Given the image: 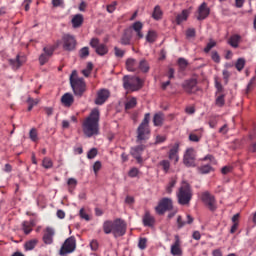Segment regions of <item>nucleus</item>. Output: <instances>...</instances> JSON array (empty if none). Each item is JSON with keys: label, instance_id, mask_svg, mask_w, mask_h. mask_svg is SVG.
<instances>
[{"label": "nucleus", "instance_id": "f257e3e1", "mask_svg": "<svg viewBox=\"0 0 256 256\" xmlns=\"http://www.w3.org/2000/svg\"><path fill=\"white\" fill-rule=\"evenodd\" d=\"M99 120V109L92 110L90 116L84 119L82 123V131L86 138H92L99 134Z\"/></svg>", "mask_w": 256, "mask_h": 256}, {"label": "nucleus", "instance_id": "f03ea898", "mask_svg": "<svg viewBox=\"0 0 256 256\" xmlns=\"http://www.w3.org/2000/svg\"><path fill=\"white\" fill-rule=\"evenodd\" d=\"M103 232L106 235L112 234L114 237H121L126 234V223L121 219L103 222Z\"/></svg>", "mask_w": 256, "mask_h": 256}, {"label": "nucleus", "instance_id": "7ed1b4c3", "mask_svg": "<svg viewBox=\"0 0 256 256\" xmlns=\"http://www.w3.org/2000/svg\"><path fill=\"white\" fill-rule=\"evenodd\" d=\"M150 113H146L143 119V122L137 128V136H136V143L143 144L146 143L147 140L150 139L151 130H150Z\"/></svg>", "mask_w": 256, "mask_h": 256}, {"label": "nucleus", "instance_id": "20e7f679", "mask_svg": "<svg viewBox=\"0 0 256 256\" xmlns=\"http://www.w3.org/2000/svg\"><path fill=\"white\" fill-rule=\"evenodd\" d=\"M177 202L180 205L186 206L190 204V201L193 199V190L187 182H183L179 191L176 193Z\"/></svg>", "mask_w": 256, "mask_h": 256}, {"label": "nucleus", "instance_id": "39448f33", "mask_svg": "<svg viewBox=\"0 0 256 256\" xmlns=\"http://www.w3.org/2000/svg\"><path fill=\"white\" fill-rule=\"evenodd\" d=\"M71 87L73 89L74 95L76 97H82V95L86 92L87 85L85 79L83 78H70Z\"/></svg>", "mask_w": 256, "mask_h": 256}, {"label": "nucleus", "instance_id": "423d86ee", "mask_svg": "<svg viewBox=\"0 0 256 256\" xmlns=\"http://www.w3.org/2000/svg\"><path fill=\"white\" fill-rule=\"evenodd\" d=\"M123 81L124 89L128 91H137L141 89L143 84L141 78L136 76H124Z\"/></svg>", "mask_w": 256, "mask_h": 256}, {"label": "nucleus", "instance_id": "0eeeda50", "mask_svg": "<svg viewBox=\"0 0 256 256\" xmlns=\"http://www.w3.org/2000/svg\"><path fill=\"white\" fill-rule=\"evenodd\" d=\"M173 202L171 198H162L158 205L155 207V211L158 215H163L167 211H172Z\"/></svg>", "mask_w": 256, "mask_h": 256}, {"label": "nucleus", "instance_id": "6e6552de", "mask_svg": "<svg viewBox=\"0 0 256 256\" xmlns=\"http://www.w3.org/2000/svg\"><path fill=\"white\" fill-rule=\"evenodd\" d=\"M201 201L204 205L207 206V208L209 210H211L212 212L217 210V202L215 197L209 193L208 191L203 192L201 195Z\"/></svg>", "mask_w": 256, "mask_h": 256}, {"label": "nucleus", "instance_id": "1a4fd4ad", "mask_svg": "<svg viewBox=\"0 0 256 256\" xmlns=\"http://www.w3.org/2000/svg\"><path fill=\"white\" fill-rule=\"evenodd\" d=\"M183 163L188 168L196 167V151L193 148H189L185 151Z\"/></svg>", "mask_w": 256, "mask_h": 256}, {"label": "nucleus", "instance_id": "9d476101", "mask_svg": "<svg viewBox=\"0 0 256 256\" xmlns=\"http://www.w3.org/2000/svg\"><path fill=\"white\" fill-rule=\"evenodd\" d=\"M75 250H76V238L70 237L65 240L62 248H60L59 254L64 256L66 254L72 253Z\"/></svg>", "mask_w": 256, "mask_h": 256}, {"label": "nucleus", "instance_id": "9b49d317", "mask_svg": "<svg viewBox=\"0 0 256 256\" xmlns=\"http://www.w3.org/2000/svg\"><path fill=\"white\" fill-rule=\"evenodd\" d=\"M63 49L65 51H73L76 49L77 40L75 36L64 34L62 36Z\"/></svg>", "mask_w": 256, "mask_h": 256}, {"label": "nucleus", "instance_id": "f8f14e48", "mask_svg": "<svg viewBox=\"0 0 256 256\" xmlns=\"http://www.w3.org/2000/svg\"><path fill=\"white\" fill-rule=\"evenodd\" d=\"M197 84H198L197 79L191 78V79L185 80L184 83L182 84V87L186 93L195 94L200 90Z\"/></svg>", "mask_w": 256, "mask_h": 256}, {"label": "nucleus", "instance_id": "ddd939ff", "mask_svg": "<svg viewBox=\"0 0 256 256\" xmlns=\"http://www.w3.org/2000/svg\"><path fill=\"white\" fill-rule=\"evenodd\" d=\"M109 97H110V92L108 89H105V88L100 89L98 92H96L94 103L97 106H103Z\"/></svg>", "mask_w": 256, "mask_h": 256}, {"label": "nucleus", "instance_id": "4468645a", "mask_svg": "<svg viewBox=\"0 0 256 256\" xmlns=\"http://www.w3.org/2000/svg\"><path fill=\"white\" fill-rule=\"evenodd\" d=\"M144 150H145V145L140 144L136 147L131 148L130 155L137 160V163H142L143 162L142 155Z\"/></svg>", "mask_w": 256, "mask_h": 256}, {"label": "nucleus", "instance_id": "2eb2a0df", "mask_svg": "<svg viewBox=\"0 0 256 256\" xmlns=\"http://www.w3.org/2000/svg\"><path fill=\"white\" fill-rule=\"evenodd\" d=\"M174 240L175 241L171 246V254H172V256H182L183 251L181 248V240H180L179 235H175Z\"/></svg>", "mask_w": 256, "mask_h": 256}, {"label": "nucleus", "instance_id": "dca6fc26", "mask_svg": "<svg viewBox=\"0 0 256 256\" xmlns=\"http://www.w3.org/2000/svg\"><path fill=\"white\" fill-rule=\"evenodd\" d=\"M8 62H9V65H11L13 70H18L19 68H21L23 64L26 63V57L17 55L16 59H9Z\"/></svg>", "mask_w": 256, "mask_h": 256}, {"label": "nucleus", "instance_id": "f3484780", "mask_svg": "<svg viewBox=\"0 0 256 256\" xmlns=\"http://www.w3.org/2000/svg\"><path fill=\"white\" fill-rule=\"evenodd\" d=\"M133 37V31L131 28H127L124 31V34H122L121 39H120V44L124 46L131 45Z\"/></svg>", "mask_w": 256, "mask_h": 256}, {"label": "nucleus", "instance_id": "a211bd4d", "mask_svg": "<svg viewBox=\"0 0 256 256\" xmlns=\"http://www.w3.org/2000/svg\"><path fill=\"white\" fill-rule=\"evenodd\" d=\"M198 13V20H205L209 16L211 10L208 8L207 3L204 2L199 6Z\"/></svg>", "mask_w": 256, "mask_h": 256}, {"label": "nucleus", "instance_id": "6ab92c4d", "mask_svg": "<svg viewBox=\"0 0 256 256\" xmlns=\"http://www.w3.org/2000/svg\"><path fill=\"white\" fill-rule=\"evenodd\" d=\"M54 235H55V231L52 228L47 227L44 232L43 242L47 245L52 244Z\"/></svg>", "mask_w": 256, "mask_h": 256}, {"label": "nucleus", "instance_id": "aec40b11", "mask_svg": "<svg viewBox=\"0 0 256 256\" xmlns=\"http://www.w3.org/2000/svg\"><path fill=\"white\" fill-rule=\"evenodd\" d=\"M179 143H175L172 149L168 152V159L174 160L175 163H178L179 161Z\"/></svg>", "mask_w": 256, "mask_h": 256}, {"label": "nucleus", "instance_id": "412c9836", "mask_svg": "<svg viewBox=\"0 0 256 256\" xmlns=\"http://www.w3.org/2000/svg\"><path fill=\"white\" fill-rule=\"evenodd\" d=\"M60 101L62 102L63 106L66 107H70L72 106V104L75 102V98L73 97V95L69 92H66L62 98L60 99Z\"/></svg>", "mask_w": 256, "mask_h": 256}, {"label": "nucleus", "instance_id": "4be33fe9", "mask_svg": "<svg viewBox=\"0 0 256 256\" xmlns=\"http://www.w3.org/2000/svg\"><path fill=\"white\" fill-rule=\"evenodd\" d=\"M130 29L134 30L137 33L138 39L144 38V35L142 33L143 23L141 21H136L135 23H133Z\"/></svg>", "mask_w": 256, "mask_h": 256}, {"label": "nucleus", "instance_id": "5701e85b", "mask_svg": "<svg viewBox=\"0 0 256 256\" xmlns=\"http://www.w3.org/2000/svg\"><path fill=\"white\" fill-rule=\"evenodd\" d=\"M154 223L155 218L150 214L149 211H146L145 215L143 216L144 227H153Z\"/></svg>", "mask_w": 256, "mask_h": 256}, {"label": "nucleus", "instance_id": "b1692460", "mask_svg": "<svg viewBox=\"0 0 256 256\" xmlns=\"http://www.w3.org/2000/svg\"><path fill=\"white\" fill-rule=\"evenodd\" d=\"M34 226H35L34 220H31L30 222L28 221L22 222V230L24 231L25 235L31 234Z\"/></svg>", "mask_w": 256, "mask_h": 256}, {"label": "nucleus", "instance_id": "393cba45", "mask_svg": "<svg viewBox=\"0 0 256 256\" xmlns=\"http://www.w3.org/2000/svg\"><path fill=\"white\" fill-rule=\"evenodd\" d=\"M189 17V11L183 10L180 14H177L176 16V24L181 25L183 21H186Z\"/></svg>", "mask_w": 256, "mask_h": 256}, {"label": "nucleus", "instance_id": "a878e982", "mask_svg": "<svg viewBox=\"0 0 256 256\" xmlns=\"http://www.w3.org/2000/svg\"><path fill=\"white\" fill-rule=\"evenodd\" d=\"M136 105H137V99L135 97H128L125 103V109L132 110L136 107Z\"/></svg>", "mask_w": 256, "mask_h": 256}, {"label": "nucleus", "instance_id": "bb28decb", "mask_svg": "<svg viewBox=\"0 0 256 256\" xmlns=\"http://www.w3.org/2000/svg\"><path fill=\"white\" fill-rule=\"evenodd\" d=\"M83 23V15L82 14H76L72 18V25L74 28H79Z\"/></svg>", "mask_w": 256, "mask_h": 256}, {"label": "nucleus", "instance_id": "cd10ccee", "mask_svg": "<svg viewBox=\"0 0 256 256\" xmlns=\"http://www.w3.org/2000/svg\"><path fill=\"white\" fill-rule=\"evenodd\" d=\"M154 126L161 127L164 123V115L162 113H158L154 115L153 118Z\"/></svg>", "mask_w": 256, "mask_h": 256}, {"label": "nucleus", "instance_id": "c85d7f7f", "mask_svg": "<svg viewBox=\"0 0 256 256\" xmlns=\"http://www.w3.org/2000/svg\"><path fill=\"white\" fill-rule=\"evenodd\" d=\"M158 167H159V168H162V170L164 171V173L167 174V173L170 171L171 163H170L169 160L164 159V160H162V161H160V162L158 163Z\"/></svg>", "mask_w": 256, "mask_h": 256}, {"label": "nucleus", "instance_id": "c756f323", "mask_svg": "<svg viewBox=\"0 0 256 256\" xmlns=\"http://www.w3.org/2000/svg\"><path fill=\"white\" fill-rule=\"evenodd\" d=\"M136 67H137V63H136V60H135V59L129 58V59L126 61V68H127V71H129V72H135V71H136Z\"/></svg>", "mask_w": 256, "mask_h": 256}, {"label": "nucleus", "instance_id": "7c9ffc66", "mask_svg": "<svg viewBox=\"0 0 256 256\" xmlns=\"http://www.w3.org/2000/svg\"><path fill=\"white\" fill-rule=\"evenodd\" d=\"M162 15H163V12L161 10V7L159 5H156L154 7V11H153V14H152V17L156 20V21H159L162 19Z\"/></svg>", "mask_w": 256, "mask_h": 256}, {"label": "nucleus", "instance_id": "2f4dec72", "mask_svg": "<svg viewBox=\"0 0 256 256\" xmlns=\"http://www.w3.org/2000/svg\"><path fill=\"white\" fill-rule=\"evenodd\" d=\"M241 37L238 35L231 36L229 39V45L232 48H238Z\"/></svg>", "mask_w": 256, "mask_h": 256}, {"label": "nucleus", "instance_id": "473e14b6", "mask_svg": "<svg viewBox=\"0 0 256 256\" xmlns=\"http://www.w3.org/2000/svg\"><path fill=\"white\" fill-rule=\"evenodd\" d=\"M95 53L99 56H105L108 53V48L105 44H101L95 48Z\"/></svg>", "mask_w": 256, "mask_h": 256}, {"label": "nucleus", "instance_id": "72a5a7b5", "mask_svg": "<svg viewBox=\"0 0 256 256\" xmlns=\"http://www.w3.org/2000/svg\"><path fill=\"white\" fill-rule=\"evenodd\" d=\"M197 170L200 174L205 175L212 172L213 167L211 165H204V166H199Z\"/></svg>", "mask_w": 256, "mask_h": 256}, {"label": "nucleus", "instance_id": "f704fd0d", "mask_svg": "<svg viewBox=\"0 0 256 256\" xmlns=\"http://www.w3.org/2000/svg\"><path fill=\"white\" fill-rule=\"evenodd\" d=\"M139 70L143 73H148L150 70L149 63L146 60H140Z\"/></svg>", "mask_w": 256, "mask_h": 256}, {"label": "nucleus", "instance_id": "c9c22d12", "mask_svg": "<svg viewBox=\"0 0 256 256\" xmlns=\"http://www.w3.org/2000/svg\"><path fill=\"white\" fill-rule=\"evenodd\" d=\"M157 40V33L153 30H149L146 36V41L148 43H154Z\"/></svg>", "mask_w": 256, "mask_h": 256}, {"label": "nucleus", "instance_id": "e433bc0d", "mask_svg": "<svg viewBox=\"0 0 256 256\" xmlns=\"http://www.w3.org/2000/svg\"><path fill=\"white\" fill-rule=\"evenodd\" d=\"M177 185V179L176 178H171V181L168 182V185L166 187V192L167 194H171L172 193V189H174Z\"/></svg>", "mask_w": 256, "mask_h": 256}, {"label": "nucleus", "instance_id": "4c0bfd02", "mask_svg": "<svg viewBox=\"0 0 256 256\" xmlns=\"http://www.w3.org/2000/svg\"><path fill=\"white\" fill-rule=\"evenodd\" d=\"M36 245H37L36 239L29 240L25 244V249H26V251H32L35 249Z\"/></svg>", "mask_w": 256, "mask_h": 256}, {"label": "nucleus", "instance_id": "58836bf2", "mask_svg": "<svg viewBox=\"0 0 256 256\" xmlns=\"http://www.w3.org/2000/svg\"><path fill=\"white\" fill-rule=\"evenodd\" d=\"M42 166H43L46 170L51 169V168L53 167V161H52V159L45 157V158L43 159Z\"/></svg>", "mask_w": 256, "mask_h": 256}, {"label": "nucleus", "instance_id": "ea45409f", "mask_svg": "<svg viewBox=\"0 0 256 256\" xmlns=\"http://www.w3.org/2000/svg\"><path fill=\"white\" fill-rule=\"evenodd\" d=\"M27 103H28V111L31 112L33 107L36 106L37 104H39V100L37 99H33L32 97H28L27 99Z\"/></svg>", "mask_w": 256, "mask_h": 256}, {"label": "nucleus", "instance_id": "a19ab883", "mask_svg": "<svg viewBox=\"0 0 256 256\" xmlns=\"http://www.w3.org/2000/svg\"><path fill=\"white\" fill-rule=\"evenodd\" d=\"M67 185L68 187H70L69 188L70 192H72V190H74L77 187L78 181L75 178H70L67 180Z\"/></svg>", "mask_w": 256, "mask_h": 256}, {"label": "nucleus", "instance_id": "79ce46f5", "mask_svg": "<svg viewBox=\"0 0 256 256\" xmlns=\"http://www.w3.org/2000/svg\"><path fill=\"white\" fill-rule=\"evenodd\" d=\"M245 63H246L245 59L239 58L235 64L237 71L241 72L244 69Z\"/></svg>", "mask_w": 256, "mask_h": 256}, {"label": "nucleus", "instance_id": "37998d69", "mask_svg": "<svg viewBox=\"0 0 256 256\" xmlns=\"http://www.w3.org/2000/svg\"><path fill=\"white\" fill-rule=\"evenodd\" d=\"M215 104L218 107H223L225 105V94L217 96Z\"/></svg>", "mask_w": 256, "mask_h": 256}, {"label": "nucleus", "instance_id": "c03bdc74", "mask_svg": "<svg viewBox=\"0 0 256 256\" xmlns=\"http://www.w3.org/2000/svg\"><path fill=\"white\" fill-rule=\"evenodd\" d=\"M211 59L216 64L221 63V56L218 54L217 51H212L211 52Z\"/></svg>", "mask_w": 256, "mask_h": 256}, {"label": "nucleus", "instance_id": "a18cd8bd", "mask_svg": "<svg viewBox=\"0 0 256 256\" xmlns=\"http://www.w3.org/2000/svg\"><path fill=\"white\" fill-rule=\"evenodd\" d=\"M44 53L43 55L48 56V57H52L53 53H54V47L53 46H46L44 47Z\"/></svg>", "mask_w": 256, "mask_h": 256}, {"label": "nucleus", "instance_id": "49530a36", "mask_svg": "<svg viewBox=\"0 0 256 256\" xmlns=\"http://www.w3.org/2000/svg\"><path fill=\"white\" fill-rule=\"evenodd\" d=\"M216 47V42L213 40H210V42L207 44L206 48H204V53H210L211 50Z\"/></svg>", "mask_w": 256, "mask_h": 256}, {"label": "nucleus", "instance_id": "de8ad7c7", "mask_svg": "<svg viewBox=\"0 0 256 256\" xmlns=\"http://www.w3.org/2000/svg\"><path fill=\"white\" fill-rule=\"evenodd\" d=\"M256 77L253 76L252 79H250L249 83L247 84L246 92L249 93L255 86Z\"/></svg>", "mask_w": 256, "mask_h": 256}, {"label": "nucleus", "instance_id": "09e8293b", "mask_svg": "<svg viewBox=\"0 0 256 256\" xmlns=\"http://www.w3.org/2000/svg\"><path fill=\"white\" fill-rule=\"evenodd\" d=\"M195 36H196L195 28H189V29L186 30V38L187 39L194 38Z\"/></svg>", "mask_w": 256, "mask_h": 256}, {"label": "nucleus", "instance_id": "8fccbe9b", "mask_svg": "<svg viewBox=\"0 0 256 256\" xmlns=\"http://www.w3.org/2000/svg\"><path fill=\"white\" fill-rule=\"evenodd\" d=\"M50 57L51 56H47L45 54H41L39 56V63H40V65H45L47 62H49Z\"/></svg>", "mask_w": 256, "mask_h": 256}, {"label": "nucleus", "instance_id": "3c124183", "mask_svg": "<svg viewBox=\"0 0 256 256\" xmlns=\"http://www.w3.org/2000/svg\"><path fill=\"white\" fill-rule=\"evenodd\" d=\"M177 63L179 64L182 70H185L188 66V61L186 59L180 58Z\"/></svg>", "mask_w": 256, "mask_h": 256}, {"label": "nucleus", "instance_id": "603ef678", "mask_svg": "<svg viewBox=\"0 0 256 256\" xmlns=\"http://www.w3.org/2000/svg\"><path fill=\"white\" fill-rule=\"evenodd\" d=\"M146 243H147V239L146 238H140L139 242H138V248L140 250H145L146 249Z\"/></svg>", "mask_w": 256, "mask_h": 256}, {"label": "nucleus", "instance_id": "864d4df0", "mask_svg": "<svg viewBox=\"0 0 256 256\" xmlns=\"http://www.w3.org/2000/svg\"><path fill=\"white\" fill-rule=\"evenodd\" d=\"M114 55H116V57L123 58L125 56V51L118 47H114Z\"/></svg>", "mask_w": 256, "mask_h": 256}, {"label": "nucleus", "instance_id": "5fc2aeb1", "mask_svg": "<svg viewBox=\"0 0 256 256\" xmlns=\"http://www.w3.org/2000/svg\"><path fill=\"white\" fill-rule=\"evenodd\" d=\"M98 155V150L96 148H93L91 149L89 152H88V159L92 160L94 159L96 156Z\"/></svg>", "mask_w": 256, "mask_h": 256}, {"label": "nucleus", "instance_id": "6e6d98bb", "mask_svg": "<svg viewBox=\"0 0 256 256\" xmlns=\"http://www.w3.org/2000/svg\"><path fill=\"white\" fill-rule=\"evenodd\" d=\"M137 175H139V169H137L136 167L132 168L128 173V176L130 178H136Z\"/></svg>", "mask_w": 256, "mask_h": 256}, {"label": "nucleus", "instance_id": "4d7b16f0", "mask_svg": "<svg viewBox=\"0 0 256 256\" xmlns=\"http://www.w3.org/2000/svg\"><path fill=\"white\" fill-rule=\"evenodd\" d=\"M89 56V47H83L81 50H80V57L81 58H86Z\"/></svg>", "mask_w": 256, "mask_h": 256}, {"label": "nucleus", "instance_id": "13d9d810", "mask_svg": "<svg viewBox=\"0 0 256 256\" xmlns=\"http://www.w3.org/2000/svg\"><path fill=\"white\" fill-rule=\"evenodd\" d=\"M29 137L32 141L36 142L37 141V131L35 128H32L29 132Z\"/></svg>", "mask_w": 256, "mask_h": 256}, {"label": "nucleus", "instance_id": "bf43d9fd", "mask_svg": "<svg viewBox=\"0 0 256 256\" xmlns=\"http://www.w3.org/2000/svg\"><path fill=\"white\" fill-rule=\"evenodd\" d=\"M100 41L98 38H92L91 41H90V46L93 48V49H96L98 46H100Z\"/></svg>", "mask_w": 256, "mask_h": 256}, {"label": "nucleus", "instance_id": "052dcab7", "mask_svg": "<svg viewBox=\"0 0 256 256\" xmlns=\"http://www.w3.org/2000/svg\"><path fill=\"white\" fill-rule=\"evenodd\" d=\"M214 87H216L217 92L216 94L222 93L224 88L223 85L221 84V82H218L217 80L214 82Z\"/></svg>", "mask_w": 256, "mask_h": 256}, {"label": "nucleus", "instance_id": "680f3d73", "mask_svg": "<svg viewBox=\"0 0 256 256\" xmlns=\"http://www.w3.org/2000/svg\"><path fill=\"white\" fill-rule=\"evenodd\" d=\"M166 140H167V137L161 136V135H157V136H156L155 145L162 144V143H164Z\"/></svg>", "mask_w": 256, "mask_h": 256}, {"label": "nucleus", "instance_id": "e2e57ef3", "mask_svg": "<svg viewBox=\"0 0 256 256\" xmlns=\"http://www.w3.org/2000/svg\"><path fill=\"white\" fill-rule=\"evenodd\" d=\"M90 247H91V250L93 251H97L98 248H99V243L96 239H93L91 242H90Z\"/></svg>", "mask_w": 256, "mask_h": 256}, {"label": "nucleus", "instance_id": "0e129e2a", "mask_svg": "<svg viewBox=\"0 0 256 256\" xmlns=\"http://www.w3.org/2000/svg\"><path fill=\"white\" fill-rule=\"evenodd\" d=\"M53 7L58 8L62 7L64 8V1L63 0H52Z\"/></svg>", "mask_w": 256, "mask_h": 256}, {"label": "nucleus", "instance_id": "69168bd1", "mask_svg": "<svg viewBox=\"0 0 256 256\" xmlns=\"http://www.w3.org/2000/svg\"><path fill=\"white\" fill-rule=\"evenodd\" d=\"M222 76L224 77L225 83L227 84L231 77V73L227 69H224V71H222Z\"/></svg>", "mask_w": 256, "mask_h": 256}, {"label": "nucleus", "instance_id": "338daca9", "mask_svg": "<svg viewBox=\"0 0 256 256\" xmlns=\"http://www.w3.org/2000/svg\"><path fill=\"white\" fill-rule=\"evenodd\" d=\"M80 217H81V219H84L86 221L90 220L89 214H87L85 212V209H83V208H81V210H80Z\"/></svg>", "mask_w": 256, "mask_h": 256}, {"label": "nucleus", "instance_id": "774afa93", "mask_svg": "<svg viewBox=\"0 0 256 256\" xmlns=\"http://www.w3.org/2000/svg\"><path fill=\"white\" fill-rule=\"evenodd\" d=\"M116 6H117V2H113V3L109 4L107 6V11L109 13H113L115 11V9H116Z\"/></svg>", "mask_w": 256, "mask_h": 256}]
</instances>
